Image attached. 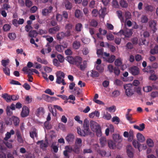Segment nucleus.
<instances>
[{"instance_id":"nucleus-64","label":"nucleus","mask_w":158,"mask_h":158,"mask_svg":"<svg viewBox=\"0 0 158 158\" xmlns=\"http://www.w3.org/2000/svg\"><path fill=\"white\" fill-rule=\"evenodd\" d=\"M25 5L27 7L30 8L32 5V2L30 0H26Z\"/></svg>"},{"instance_id":"nucleus-37","label":"nucleus","mask_w":158,"mask_h":158,"mask_svg":"<svg viewBox=\"0 0 158 158\" xmlns=\"http://www.w3.org/2000/svg\"><path fill=\"white\" fill-rule=\"evenodd\" d=\"M12 118L14 125L15 126H18L19 123V118L16 117H14Z\"/></svg>"},{"instance_id":"nucleus-7","label":"nucleus","mask_w":158,"mask_h":158,"mask_svg":"<svg viewBox=\"0 0 158 158\" xmlns=\"http://www.w3.org/2000/svg\"><path fill=\"white\" fill-rule=\"evenodd\" d=\"M29 114L28 108L26 106H23L22 108V110L20 113V115L23 118L27 116Z\"/></svg>"},{"instance_id":"nucleus-10","label":"nucleus","mask_w":158,"mask_h":158,"mask_svg":"<svg viewBox=\"0 0 158 158\" xmlns=\"http://www.w3.org/2000/svg\"><path fill=\"white\" fill-rule=\"evenodd\" d=\"M53 9L52 6H50L48 8L44 9L42 10V14L43 16H47L51 13Z\"/></svg>"},{"instance_id":"nucleus-25","label":"nucleus","mask_w":158,"mask_h":158,"mask_svg":"<svg viewBox=\"0 0 158 158\" xmlns=\"http://www.w3.org/2000/svg\"><path fill=\"white\" fill-rule=\"evenodd\" d=\"M108 146L110 149H114L116 147L115 143L114 142L111 140L108 141Z\"/></svg>"},{"instance_id":"nucleus-30","label":"nucleus","mask_w":158,"mask_h":158,"mask_svg":"<svg viewBox=\"0 0 158 158\" xmlns=\"http://www.w3.org/2000/svg\"><path fill=\"white\" fill-rule=\"evenodd\" d=\"M99 73L95 70H92L91 71V74L90 76L93 78L98 77L99 76Z\"/></svg>"},{"instance_id":"nucleus-45","label":"nucleus","mask_w":158,"mask_h":158,"mask_svg":"<svg viewBox=\"0 0 158 158\" xmlns=\"http://www.w3.org/2000/svg\"><path fill=\"white\" fill-rule=\"evenodd\" d=\"M82 12L80 10H76L75 12V15L76 17L79 18L81 15Z\"/></svg>"},{"instance_id":"nucleus-12","label":"nucleus","mask_w":158,"mask_h":158,"mask_svg":"<svg viewBox=\"0 0 158 158\" xmlns=\"http://www.w3.org/2000/svg\"><path fill=\"white\" fill-rule=\"evenodd\" d=\"M89 123L90 128L93 131L100 127V125L98 123L94 121H91Z\"/></svg>"},{"instance_id":"nucleus-63","label":"nucleus","mask_w":158,"mask_h":158,"mask_svg":"<svg viewBox=\"0 0 158 158\" xmlns=\"http://www.w3.org/2000/svg\"><path fill=\"white\" fill-rule=\"evenodd\" d=\"M45 46L47 48H44L45 51L46 53H48L51 52L52 50V49L51 47H50L49 44L47 43Z\"/></svg>"},{"instance_id":"nucleus-1","label":"nucleus","mask_w":158,"mask_h":158,"mask_svg":"<svg viewBox=\"0 0 158 158\" xmlns=\"http://www.w3.org/2000/svg\"><path fill=\"white\" fill-rule=\"evenodd\" d=\"M67 58L68 61L70 63L75 64L77 67H79L82 60V58L79 56H76L75 57L69 56L67 57Z\"/></svg>"},{"instance_id":"nucleus-35","label":"nucleus","mask_w":158,"mask_h":158,"mask_svg":"<svg viewBox=\"0 0 158 158\" xmlns=\"http://www.w3.org/2000/svg\"><path fill=\"white\" fill-rule=\"evenodd\" d=\"M10 60L8 59L6 60H2L1 61L2 65L4 67H7L6 66L7 65L10 63Z\"/></svg>"},{"instance_id":"nucleus-49","label":"nucleus","mask_w":158,"mask_h":158,"mask_svg":"<svg viewBox=\"0 0 158 158\" xmlns=\"http://www.w3.org/2000/svg\"><path fill=\"white\" fill-rule=\"evenodd\" d=\"M115 65L118 66H120L122 64V62L120 58L116 59L114 62Z\"/></svg>"},{"instance_id":"nucleus-51","label":"nucleus","mask_w":158,"mask_h":158,"mask_svg":"<svg viewBox=\"0 0 158 158\" xmlns=\"http://www.w3.org/2000/svg\"><path fill=\"white\" fill-rule=\"evenodd\" d=\"M11 28L10 26L8 24H5L2 28L3 30L5 31H9Z\"/></svg>"},{"instance_id":"nucleus-41","label":"nucleus","mask_w":158,"mask_h":158,"mask_svg":"<svg viewBox=\"0 0 158 158\" xmlns=\"http://www.w3.org/2000/svg\"><path fill=\"white\" fill-rule=\"evenodd\" d=\"M95 68L100 73H102L104 71V67L101 65H97L96 66Z\"/></svg>"},{"instance_id":"nucleus-2","label":"nucleus","mask_w":158,"mask_h":158,"mask_svg":"<svg viewBox=\"0 0 158 158\" xmlns=\"http://www.w3.org/2000/svg\"><path fill=\"white\" fill-rule=\"evenodd\" d=\"M135 87L131 84L124 85V88L125 89L126 95L128 97L131 96L134 94V92L136 91Z\"/></svg>"},{"instance_id":"nucleus-50","label":"nucleus","mask_w":158,"mask_h":158,"mask_svg":"<svg viewBox=\"0 0 158 158\" xmlns=\"http://www.w3.org/2000/svg\"><path fill=\"white\" fill-rule=\"evenodd\" d=\"M82 27V24L81 23H78L76 24L75 29L77 31H81Z\"/></svg>"},{"instance_id":"nucleus-6","label":"nucleus","mask_w":158,"mask_h":158,"mask_svg":"<svg viewBox=\"0 0 158 158\" xmlns=\"http://www.w3.org/2000/svg\"><path fill=\"white\" fill-rule=\"evenodd\" d=\"M65 76L64 73L61 71H59L56 73V83L58 84H60L62 78H64Z\"/></svg>"},{"instance_id":"nucleus-20","label":"nucleus","mask_w":158,"mask_h":158,"mask_svg":"<svg viewBox=\"0 0 158 158\" xmlns=\"http://www.w3.org/2000/svg\"><path fill=\"white\" fill-rule=\"evenodd\" d=\"M137 140L140 142H143L145 140V139L143 135L140 133H138L136 135Z\"/></svg>"},{"instance_id":"nucleus-22","label":"nucleus","mask_w":158,"mask_h":158,"mask_svg":"<svg viewBox=\"0 0 158 158\" xmlns=\"http://www.w3.org/2000/svg\"><path fill=\"white\" fill-rule=\"evenodd\" d=\"M156 23L154 20H152L149 22V26L154 31L156 30Z\"/></svg>"},{"instance_id":"nucleus-43","label":"nucleus","mask_w":158,"mask_h":158,"mask_svg":"<svg viewBox=\"0 0 158 158\" xmlns=\"http://www.w3.org/2000/svg\"><path fill=\"white\" fill-rule=\"evenodd\" d=\"M8 37L11 40H14L16 38V35L15 33H10L8 35Z\"/></svg>"},{"instance_id":"nucleus-39","label":"nucleus","mask_w":158,"mask_h":158,"mask_svg":"<svg viewBox=\"0 0 158 158\" xmlns=\"http://www.w3.org/2000/svg\"><path fill=\"white\" fill-rule=\"evenodd\" d=\"M150 53L153 55L158 53V45L156 46L153 48L151 49Z\"/></svg>"},{"instance_id":"nucleus-59","label":"nucleus","mask_w":158,"mask_h":158,"mask_svg":"<svg viewBox=\"0 0 158 158\" xmlns=\"http://www.w3.org/2000/svg\"><path fill=\"white\" fill-rule=\"evenodd\" d=\"M152 89V88L151 86H147L143 88V91L146 92H148L151 91Z\"/></svg>"},{"instance_id":"nucleus-29","label":"nucleus","mask_w":158,"mask_h":158,"mask_svg":"<svg viewBox=\"0 0 158 158\" xmlns=\"http://www.w3.org/2000/svg\"><path fill=\"white\" fill-rule=\"evenodd\" d=\"M113 138L114 141L116 142L119 141L120 142V140H122L121 137L118 134H113Z\"/></svg>"},{"instance_id":"nucleus-28","label":"nucleus","mask_w":158,"mask_h":158,"mask_svg":"<svg viewBox=\"0 0 158 158\" xmlns=\"http://www.w3.org/2000/svg\"><path fill=\"white\" fill-rule=\"evenodd\" d=\"M2 97L4 98L7 102H10L11 101L10 96L7 94H2Z\"/></svg>"},{"instance_id":"nucleus-16","label":"nucleus","mask_w":158,"mask_h":158,"mask_svg":"<svg viewBox=\"0 0 158 158\" xmlns=\"http://www.w3.org/2000/svg\"><path fill=\"white\" fill-rule=\"evenodd\" d=\"M15 133V131L13 129L11 130L10 132H7L6 134V136L4 138V140H8V139L10 138L11 135H14Z\"/></svg>"},{"instance_id":"nucleus-62","label":"nucleus","mask_w":158,"mask_h":158,"mask_svg":"<svg viewBox=\"0 0 158 158\" xmlns=\"http://www.w3.org/2000/svg\"><path fill=\"white\" fill-rule=\"evenodd\" d=\"M111 117L110 114L107 112H106V113L103 116V118L104 119L107 120L110 119Z\"/></svg>"},{"instance_id":"nucleus-8","label":"nucleus","mask_w":158,"mask_h":158,"mask_svg":"<svg viewBox=\"0 0 158 158\" xmlns=\"http://www.w3.org/2000/svg\"><path fill=\"white\" fill-rule=\"evenodd\" d=\"M43 97L45 101L49 102H52L58 99L55 97H51L47 95H43Z\"/></svg>"},{"instance_id":"nucleus-33","label":"nucleus","mask_w":158,"mask_h":158,"mask_svg":"<svg viewBox=\"0 0 158 158\" xmlns=\"http://www.w3.org/2000/svg\"><path fill=\"white\" fill-rule=\"evenodd\" d=\"M87 66V62L85 60H84L82 64H80L79 67L80 69L82 71H84L86 68Z\"/></svg>"},{"instance_id":"nucleus-56","label":"nucleus","mask_w":158,"mask_h":158,"mask_svg":"<svg viewBox=\"0 0 158 158\" xmlns=\"http://www.w3.org/2000/svg\"><path fill=\"white\" fill-rule=\"evenodd\" d=\"M114 84L118 86H121L123 84V82L120 80L117 79H116L114 82Z\"/></svg>"},{"instance_id":"nucleus-5","label":"nucleus","mask_w":158,"mask_h":158,"mask_svg":"<svg viewBox=\"0 0 158 158\" xmlns=\"http://www.w3.org/2000/svg\"><path fill=\"white\" fill-rule=\"evenodd\" d=\"M82 140L81 138H77L75 143V145H74V147L76 148L75 152H80V147L82 145Z\"/></svg>"},{"instance_id":"nucleus-48","label":"nucleus","mask_w":158,"mask_h":158,"mask_svg":"<svg viewBox=\"0 0 158 158\" xmlns=\"http://www.w3.org/2000/svg\"><path fill=\"white\" fill-rule=\"evenodd\" d=\"M64 32H61L56 35V38L58 40H61L64 37Z\"/></svg>"},{"instance_id":"nucleus-21","label":"nucleus","mask_w":158,"mask_h":158,"mask_svg":"<svg viewBox=\"0 0 158 158\" xmlns=\"http://www.w3.org/2000/svg\"><path fill=\"white\" fill-rule=\"evenodd\" d=\"M81 90L78 87H75L74 89L73 93L75 95L79 97L81 95Z\"/></svg>"},{"instance_id":"nucleus-47","label":"nucleus","mask_w":158,"mask_h":158,"mask_svg":"<svg viewBox=\"0 0 158 158\" xmlns=\"http://www.w3.org/2000/svg\"><path fill=\"white\" fill-rule=\"evenodd\" d=\"M65 7L67 10H71L72 8V5L71 2L69 1H66L65 3Z\"/></svg>"},{"instance_id":"nucleus-24","label":"nucleus","mask_w":158,"mask_h":158,"mask_svg":"<svg viewBox=\"0 0 158 158\" xmlns=\"http://www.w3.org/2000/svg\"><path fill=\"white\" fill-rule=\"evenodd\" d=\"M81 46V43L79 41L75 40L73 42V46L75 49H78Z\"/></svg>"},{"instance_id":"nucleus-44","label":"nucleus","mask_w":158,"mask_h":158,"mask_svg":"<svg viewBox=\"0 0 158 158\" xmlns=\"http://www.w3.org/2000/svg\"><path fill=\"white\" fill-rule=\"evenodd\" d=\"M64 48V47L63 46L60 44H57L55 46L56 50L59 52H62Z\"/></svg>"},{"instance_id":"nucleus-13","label":"nucleus","mask_w":158,"mask_h":158,"mask_svg":"<svg viewBox=\"0 0 158 158\" xmlns=\"http://www.w3.org/2000/svg\"><path fill=\"white\" fill-rule=\"evenodd\" d=\"M74 138L75 136L71 134H69L66 137L65 139L68 143L71 144L73 142Z\"/></svg>"},{"instance_id":"nucleus-57","label":"nucleus","mask_w":158,"mask_h":158,"mask_svg":"<svg viewBox=\"0 0 158 158\" xmlns=\"http://www.w3.org/2000/svg\"><path fill=\"white\" fill-rule=\"evenodd\" d=\"M148 19L147 16L145 15L142 16L141 18V22L142 23H146L148 21Z\"/></svg>"},{"instance_id":"nucleus-52","label":"nucleus","mask_w":158,"mask_h":158,"mask_svg":"<svg viewBox=\"0 0 158 158\" xmlns=\"http://www.w3.org/2000/svg\"><path fill=\"white\" fill-rule=\"evenodd\" d=\"M115 58V56L114 55H111L110 57L108 58L106 61L109 63H111L114 62Z\"/></svg>"},{"instance_id":"nucleus-31","label":"nucleus","mask_w":158,"mask_h":158,"mask_svg":"<svg viewBox=\"0 0 158 158\" xmlns=\"http://www.w3.org/2000/svg\"><path fill=\"white\" fill-rule=\"evenodd\" d=\"M119 3L122 7L126 8L128 6V4L127 1L125 0H120Z\"/></svg>"},{"instance_id":"nucleus-19","label":"nucleus","mask_w":158,"mask_h":158,"mask_svg":"<svg viewBox=\"0 0 158 158\" xmlns=\"http://www.w3.org/2000/svg\"><path fill=\"white\" fill-rule=\"evenodd\" d=\"M134 128L137 129L140 131H142L145 128V124L143 123H142L140 124L139 126L135 125L134 126Z\"/></svg>"},{"instance_id":"nucleus-27","label":"nucleus","mask_w":158,"mask_h":158,"mask_svg":"<svg viewBox=\"0 0 158 158\" xmlns=\"http://www.w3.org/2000/svg\"><path fill=\"white\" fill-rule=\"evenodd\" d=\"M99 112L98 111L95 110V111L89 114V117L90 118H93L95 116L98 117H99Z\"/></svg>"},{"instance_id":"nucleus-58","label":"nucleus","mask_w":158,"mask_h":158,"mask_svg":"<svg viewBox=\"0 0 158 158\" xmlns=\"http://www.w3.org/2000/svg\"><path fill=\"white\" fill-rule=\"evenodd\" d=\"M4 143L6 145V146L9 148H12V145L11 143L7 141L4 140L3 141Z\"/></svg>"},{"instance_id":"nucleus-4","label":"nucleus","mask_w":158,"mask_h":158,"mask_svg":"<svg viewBox=\"0 0 158 158\" xmlns=\"http://www.w3.org/2000/svg\"><path fill=\"white\" fill-rule=\"evenodd\" d=\"M121 35H123L125 37H130L133 34L132 30L130 29H127L125 30H121L119 32Z\"/></svg>"},{"instance_id":"nucleus-38","label":"nucleus","mask_w":158,"mask_h":158,"mask_svg":"<svg viewBox=\"0 0 158 158\" xmlns=\"http://www.w3.org/2000/svg\"><path fill=\"white\" fill-rule=\"evenodd\" d=\"M93 131H94L96 133V135L98 137H100L102 135V133L100 127H99L98 128H96L95 130Z\"/></svg>"},{"instance_id":"nucleus-32","label":"nucleus","mask_w":158,"mask_h":158,"mask_svg":"<svg viewBox=\"0 0 158 158\" xmlns=\"http://www.w3.org/2000/svg\"><path fill=\"white\" fill-rule=\"evenodd\" d=\"M48 146V140L44 142V141L43 140L41 143L40 145V147L42 149H44L45 148H47Z\"/></svg>"},{"instance_id":"nucleus-23","label":"nucleus","mask_w":158,"mask_h":158,"mask_svg":"<svg viewBox=\"0 0 158 158\" xmlns=\"http://www.w3.org/2000/svg\"><path fill=\"white\" fill-rule=\"evenodd\" d=\"M38 34V32L35 30H31L29 31L28 36L31 38H35Z\"/></svg>"},{"instance_id":"nucleus-61","label":"nucleus","mask_w":158,"mask_h":158,"mask_svg":"<svg viewBox=\"0 0 158 158\" xmlns=\"http://www.w3.org/2000/svg\"><path fill=\"white\" fill-rule=\"evenodd\" d=\"M30 137L33 139H34V136L36 137L37 136V133L35 130H34L30 133Z\"/></svg>"},{"instance_id":"nucleus-42","label":"nucleus","mask_w":158,"mask_h":158,"mask_svg":"<svg viewBox=\"0 0 158 158\" xmlns=\"http://www.w3.org/2000/svg\"><path fill=\"white\" fill-rule=\"evenodd\" d=\"M89 122L88 120L86 118L85 119L83 124V128H89Z\"/></svg>"},{"instance_id":"nucleus-36","label":"nucleus","mask_w":158,"mask_h":158,"mask_svg":"<svg viewBox=\"0 0 158 158\" xmlns=\"http://www.w3.org/2000/svg\"><path fill=\"white\" fill-rule=\"evenodd\" d=\"M2 69L4 73L6 75L8 76H10V69L8 67H3Z\"/></svg>"},{"instance_id":"nucleus-40","label":"nucleus","mask_w":158,"mask_h":158,"mask_svg":"<svg viewBox=\"0 0 158 158\" xmlns=\"http://www.w3.org/2000/svg\"><path fill=\"white\" fill-rule=\"evenodd\" d=\"M128 140L129 141H131L134 138V132L132 130H130L128 133Z\"/></svg>"},{"instance_id":"nucleus-46","label":"nucleus","mask_w":158,"mask_h":158,"mask_svg":"<svg viewBox=\"0 0 158 158\" xmlns=\"http://www.w3.org/2000/svg\"><path fill=\"white\" fill-rule=\"evenodd\" d=\"M5 121L7 125H11L12 124V119L9 117H6L5 118Z\"/></svg>"},{"instance_id":"nucleus-15","label":"nucleus","mask_w":158,"mask_h":158,"mask_svg":"<svg viewBox=\"0 0 158 158\" xmlns=\"http://www.w3.org/2000/svg\"><path fill=\"white\" fill-rule=\"evenodd\" d=\"M60 27L58 26H55L52 28H50L48 29V32L50 34H55L56 32L58 31L60 29Z\"/></svg>"},{"instance_id":"nucleus-55","label":"nucleus","mask_w":158,"mask_h":158,"mask_svg":"<svg viewBox=\"0 0 158 158\" xmlns=\"http://www.w3.org/2000/svg\"><path fill=\"white\" fill-rule=\"evenodd\" d=\"M44 112V109L43 107H39L37 109L36 111V115L39 116L41 113Z\"/></svg>"},{"instance_id":"nucleus-34","label":"nucleus","mask_w":158,"mask_h":158,"mask_svg":"<svg viewBox=\"0 0 158 158\" xmlns=\"http://www.w3.org/2000/svg\"><path fill=\"white\" fill-rule=\"evenodd\" d=\"M89 23V25L90 26L94 27H96L98 24V22L94 19H92Z\"/></svg>"},{"instance_id":"nucleus-54","label":"nucleus","mask_w":158,"mask_h":158,"mask_svg":"<svg viewBox=\"0 0 158 158\" xmlns=\"http://www.w3.org/2000/svg\"><path fill=\"white\" fill-rule=\"evenodd\" d=\"M147 145L150 147H153L154 145V143L152 139H148L146 141Z\"/></svg>"},{"instance_id":"nucleus-3","label":"nucleus","mask_w":158,"mask_h":158,"mask_svg":"<svg viewBox=\"0 0 158 158\" xmlns=\"http://www.w3.org/2000/svg\"><path fill=\"white\" fill-rule=\"evenodd\" d=\"M77 129L78 133L82 136L85 137L89 135L91 133L89 128H83L81 130L80 127H77Z\"/></svg>"},{"instance_id":"nucleus-11","label":"nucleus","mask_w":158,"mask_h":158,"mask_svg":"<svg viewBox=\"0 0 158 158\" xmlns=\"http://www.w3.org/2000/svg\"><path fill=\"white\" fill-rule=\"evenodd\" d=\"M132 86H134L135 87V89L136 90V92L138 94L141 93V88L138 86L139 84V82L138 80H135L132 83Z\"/></svg>"},{"instance_id":"nucleus-53","label":"nucleus","mask_w":158,"mask_h":158,"mask_svg":"<svg viewBox=\"0 0 158 158\" xmlns=\"http://www.w3.org/2000/svg\"><path fill=\"white\" fill-rule=\"evenodd\" d=\"M120 94V93L119 91L117 90H115L112 93V96L113 97H116L118 96Z\"/></svg>"},{"instance_id":"nucleus-60","label":"nucleus","mask_w":158,"mask_h":158,"mask_svg":"<svg viewBox=\"0 0 158 158\" xmlns=\"http://www.w3.org/2000/svg\"><path fill=\"white\" fill-rule=\"evenodd\" d=\"M126 117L127 119L130 121L131 123H135V122L134 121H131V120L132 119V114L126 115Z\"/></svg>"},{"instance_id":"nucleus-9","label":"nucleus","mask_w":158,"mask_h":158,"mask_svg":"<svg viewBox=\"0 0 158 158\" xmlns=\"http://www.w3.org/2000/svg\"><path fill=\"white\" fill-rule=\"evenodd\" d=\"M129 70L132 74L134 76L138 75L139 73V68L136 66L131 67L130 68Z\"/></svg>"},{"instance_id":"nucleus-26","label":"nucleus","mask_w":158,"mask_h":158,"mask_svg":"<svg viewBox=\"0 0 158 158\" xmlns=\"http://www.w3.org/2000/svg\"><path fill=\"white\" fill-rule=\"evenodd\" d=\"M132 144L134 147L136 148H137L139 152L140 151L139 148L141 144L139 143L138 141L136 140H133L132 142Z\"/></svg>"},{"instance_id":"nucleus-17","label":"nucleus","mask_w":158,"mask_h":158,"mask_svg":"<svg viewBox=\"0 0 158 158\" xmlns=\"http://www.w3.org/2000/svg\"><path fill=\"white\" fill-rule=\"evenodd\" d=\"M133 149L131 146L128 147L127 149V152L128 156L130 158H132L133 157V153L132 152Z\"/></svg>"},{"instance_id":"nucleus-18","label":"nucleus","mask_w":158,"mask_h":158,"mask_svg":"<svg viewBox=\"0 0 158 158\" xmlns=\"http://www.w3.org/2000/svg\"><path fill=\"white\" fill-rule=\"evenodd\" d=\"M100 143L102 147H104L107 143L106 139L105 137H102L99 139Z\"/></svg>"},{"instance_id":"nucleus-14","label":"nucleus","mask_w":158,"mask_h":158,"mask_svg":"<svg viewBox=\"0 0 158 158\" xmlns=\"http://www.w3.org/2000/svg\"><path fill=\"white\" fill-rule=\"evenodd\" d=\"M75 148H76L74 147V145H73L72 146H67L65 147V150H66L68 152L71 153L72 152H73L76 153V154H79V152H75Z\"/></svg>"}]
</instances>
